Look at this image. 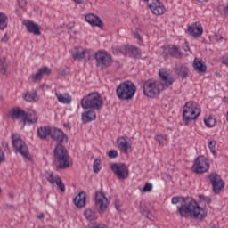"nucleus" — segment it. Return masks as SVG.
<instances>
[{
	"mask_svg": "<svg viewBox=\"0 0 228 228\" xmlns=\"http://www.w3.org/2000/svg\"><path fill=\"white\" fill-rule=\"evenodd\" d=\"M221 61L223 63V65H225L226 67H228V55H224L221 58Z\"/></svg>",
	"mask_w": 228,
	"mask_h": 228,
	"instance_id": "09e8293b",
	"label": "nucleus"
},
{
	"mask_svg": "<svg viewBox=\"0 0 228 228\" xmlns=\"http://www.w3.org/2000/svg\"><path fill=\"white\" fill-rule=\"evenodd\" d=\"M184 204L178 207V213L182 218H192L193 220H204L208 216V208L199 206L192 198H186Z\"/></svg>",
	"mask_w": 228,
	"mask_h": 228,
	"instance_id": "f257e3e1",
	"label": "nucleus"
},
{
	"mask_svg": "<svg viewBox=\"0 0 228 228\" xmlns=\"http://www.w3.org/2000/svg\"><path fill=\"white\" fill-rule=\"evenodd\" d=\"M114 54H129L130 56H140L142 54V51L138 49L136 46L133 45H123L114 48L113 50Z\"/></svg>",
	"mask_w": 228,
	"mask_h": 228,
	"instance_id": "ddd939ff",
	"label": "nucleus"
},
{
	"mask_svg": "<svg viewBox=\"0 0 228 228\" xmlns=\"http://www.w3.org/2000/svg\"><path fill=\"white\" fill-rule=\"evenodd\" d=\"M95 60L99 67H110L113 63L111 55L104 51H100L95 54Z\"/></svg>",
	"mask_w": 228,
	"mask_h": 228,
	"instance_id": "2eb2a0df",
	"label": "nucleus"
},
{
	"mask_svg": "<svg viewBox=\"0 0 228 228\" xmlns=\"http://www.w3.org/2000/svg\"><path fill=\"white\" fill-rule=\"evenodd\" d=\"M134 37L135 38H137V40H142V36H140V33H138L137 31L134 32Z\"/></svg>",
	"mask_w": 228,
	"mask_h": 228,
	"instance_id": "6e6d98bb",
	"label": "nucleus"
},
{
	"mask_svg": "<svg viewBox=\"0 0 228 228\" xmlns=\"http://www.w3.org/2000/svg\"><path fill=\"white\" fill-rule=\"evenodd\" d=\"M84 216H86V220H97V214L94 212L92 209H86L84 212Z\"/></svg>",
	"mask_w": 228,
	"mask_h": 228,
	"instance_id": "e433bc0d",
	"label": "nucleus"
},
{
	"mask_svg": "<svg viewBox=\"0 0 228 228\" xmlns=\"http://www.w3.org/2000/svg\"><path fill=\"white\" fill-rule=\"evenodd\" d=\"M54 158L55 161L59 163L58 168L61 170H65L70 167V158L69 157V152L67 149L61 144H57L54 149Z\"/></svg>",
	"mask_w": 228,
	"mask_h": 228,
	"instance_id": "423d86ee",
	"label": "nucleus"
},
{
	"mask_svg": "<svg viewBox=\"0 0 228 228\" xmlns=\"http://www.w3.org/2000/svg\"><path fill=\"white\" fill-rule=\"evenodd\" d=\"M46 179L49 182L50 184H56L58 187V190L64 193L65 191V183H63V181H61V177L60 175H55L53 172H48L46 174Z\"/></svg>",
	"mask_w": 228,
	"mask_h": 228,
	"instance_id": "f3484780",
	"label": "nucleus"
},
{
	"mask_svg": "<svg viewBox=\"0 0 228 228\" xmlns=\"http://www.w3.org/2000/svg\"><path fill=\"white\" fill-rule=\"evenodd\" d=\"M94 199L99 213H104V211L108 209V205L110 204V201L108 200V198H106V195H104V192L96 191Z\"/></svg>",
	"mask_w": 228,
	"mask_h": 228,
	"instance_id": "dca6fc26",
	"label": "nucleus"
},
{
	"mask_svg": "<svg viewBox=\"0 0 228 228\" xmlns=\"http://www.w3.org/2000/svg\"><path fill=\"white\" fill-rule=\"evenodd\" d=\"M8 16L4 12H0V29H4L8 27Z\"/></svg>",
	"mask_w": 228,
	"mask_h": 228,
	"instance_id": "c9c22d12",
	"label": "nucleus"
},
{
	"mask_svg": "<svg viewBox=\"0 0 228 228\" xmlns=\"http://www.w3.org/2000/svg\"><path fill=\"white\" fill-rule=\"evenodd\" d=\"M37 118V122H38V116H37V112L34 111V114L31 115V118Z\"/></svg>",
	"mask_w": 228,
	"mask_h": 228,
	"instance_id": "052dcab7",
	"label": "nucleus"
},
{
	"mask_svg": "<svg viewBox=\"0 0 228 228\" xmlns=\"http://www.w3.org/2000/svg\"><path fill=\"white\" fill-rule=\"evenodd\" d=\"M142 191L144 193H147L149 191H152V183H146L144 187L142 188Z\"/></svg>",
	"mask_w": 228,
	"mask_h": 228,
	"instance_id": "37998d69",
	"label": "nucleus"
},
{
	"mask_svg": "<svg viewBox=\"0 0 228 228\" xmlns=\"http://www.w3.org/2000/svg\"><path fill=\"white\" fill-rule=\"evenodd\" d=\"M215 147H216V141H209L208 149L210 150V151L214 156H216V151H215Z\"/></svg>",
	"mask_w": 228,
	"mask_h": 228,
	"instance_id": "a19ab883",
	"label": "nucleus"
},
{
	"mask_svg": "<svg viewBox=\"0 0 228 228\" xmlns=\"http://www.w3.org/2000/svg\"><path fill=\"white\" fill-rule=\"evenodd\" d=\"M0 101H3V96L0 95Z\"/></svg>",
	"mask_w": 228,
	"mask_h": 228,
	"instance_id": "e2e57ef3",
	"label": "nucleus"
},
{
	"mask_svg": "<svg viewBox=\"0 0 228 228\" xmlns=\"http://www.w3.org/2000/svg\"><path fill=\"white\" fill-rule=\"evenodd\" d=\"M86 54H90V51L83 48V47H74L71 50V56L74 60H77L81 61V60H85L86 58Z\"/></svg>",
	"mask_w": 228,
	"mask_h": 228,
	"instance_id": "6ab92c4d",
	"label": "nucleus"
},
{
	"mask_svg": "<svg viewBox=\"0 0 228 228\" xmlns=\"http://www.w3.org/2000/svg\"><path fill=\"white\" fill-rule=\"evenodd\" d=\"M117 145L120 152H123L124 154H129V151L132 149L131 143H129L127 139L124 136L118 137L117 139Z\"/></svg>",
	"mask_w": 228,
	"mask_h": 228,
	"instance_id": "aec40b11",
	"label": "nucleus"
},
{
	"mask_svg": "<svg viewBox=\"0 0 228 228\" xmlns=\"http://www.w3.org/2000/svg\"><path fill=\"white\" fill-rule=\"evenodd\" d=\"M191 170L195 174H204L205 172H208V170H209V162H208V159L204 156L196 158Z\"/></svg>",
	"mask_w": 228,
	"mask_h": 228,
	"instance_id": "f8f14e48",
	"label": "nucleus"
},
{
	"mask_svg": "<svg viewBox=\"0 0 228 228\" xmlns=\"http://www.w3.org/2000/svg\"><path fill=\"white\" fill-rule=\"evenodd\" d=\"M8 70V63H6V58L0 57V74L6 76Z\"/></svg>",
	"mask_w": 228,
	"mask_h": 228,
	"instance_id": "f704fd0d",
	"label": "nucleus"
},
{
	"mask_svg": "<svg viewBox=\"0 0 228 228\" xmlns=\"http://www.w3.org/2000/svg\"><path fill=\"white\" fill-rule=\"evenodd\" d=\"M89 228H109L108 225L102 223H94L89 225Z\"/></svg>",
	"mask_w": 228,
	"mask_h": 228,
	"instance_id": "79ce46f5",
	"label": "nucleus"
},
{
	"mask_svg": "<svg viewBox=\"0 0 228 228\" xmlns=\"http://www.w3.org/2000/svg\"><path fill=\"white\" fill-rule=\"evenodd\" d=\"M159 76L160 77V83L163 86V90L165 88H170L175 83V77L172 75V71L170 69L162 68L159 71Z\"/></svg>",
	"mask_w": 228,
	"mask_h": 228,
	"instance_id": "9d476101",
	"label": "nucleus"
},
{
	"mask_svg": "<svg viewBox=\"0 0 228 228\" xmlns=\"http://www.w3.org/2000/svg\"><path fill=\"white\" fill-rule=\"evenodd\" d=\"M74 3H76L77 4H82V3H85V0H73Z\"/></svg>",
	"mask_w": 228,
	"mask_h": 228,
	"instance_id": "bf43d9fd",
	"label": "nucleus"
},
{
	"mask_svg": "<svg viewBox=\"0 0 228 228\" xmlns=\"http://www.w3.org/2000/svg\"><path fill=\"white\" fill-rule=\"evenodd\" d=\"M23 99L27 102H37V101H38V96L37 95V91L26 93L23 96Z\"/></svg>",
	"mask_w": 228,
	"mask_h": 228,
	"instance_id": "473e14b6",
	"label": "nucleus"
},
{
	"mask_svg": "<svg viewBox=\"0 0 228 228\" xmlns=\"http://www.w3.org/2000/svg\"><path fill=\"white\" fill-rule=\"evenodd\" d=\"M188 32L193 38H200L202 37V33H204V28L202 25L199 23H193L192 25L189 26Z\"/></svg>",
	"mask_w": 228,
	"mask_h": 228,
	"instance_id": "412c9836",
	"label": "nucleus"
},
{
	"mask_svg": "<svg viewBox=\"0 0 228 228\" xmlns=\"http://www.w3.org/2000/svg\"><path fill=\"white\" fill-rule=\"evenodd\" d=\"M86 22H88V24H91V26H97L98 28H102V20L99 16L89 13L85 16Z\"/></svg>",
	"mask_w": 228,
	"mask_h": 228,
	"instance_id": "b1692460",
	"label": "nucleus"
},
{
	"mask_svg": "<svg viewBox=\"0 0 228 228\" xmlns=\"http://www.w3.org/2000/svg\"><path fill=\"white\" fill-rule=\"evenodd\" d=\"M112 172L117 175L118 179L124 181L129 177V167L125 163H114L110 166Z\"/></svg>",
	"mask_w": 228,
	"mask_h": 228,
	"instance_id": "9b49d317",
	"label": "nucleus"
},
{
	"mask_svg": "<svg viewBox=\"0 0 228 228\" xmlns=\"http://www.w3.org/2000/svg\"><path fill=\"white\" fill-rule=\"evenodd\" d=\"M114 54H129L130 56H140L142 54V51L138 49L136 46L133 45H123L114 48L113 50Z\"/></svg>",
	"mask_w": 228,
	"mask_h": 228,
	"instance_id": "4468645a",
	"label": "nucleus"
},
{
	"mask_svg": "<svg viewBox=\"0 0 228 228\" xmlns=\"http://www.w3.org/2000/svg\"><path fill=\"white\" fill-rule=\"evenodd\" d=\"M3 148L4 149V151H6V152L10 153V147L8 146V142H3Z\"/></svg>",
	"mask_w": 228,
	"mask_h": 228,
	"instance_id": "3c124183",
	"label": "nucleus"
},
{
	"mask_svg": "<svg viewBox=\"0 0 228 228\" xmlns=\"http://www.w3.org/2000/svg\"><path fill=\"white\" fill-rule=\"evenodd\" d=\"M94 172L99 174L101 172V159H95L94 161Z\"/></svg>",
	"mask_w": 228,
	"mask_h": 228,
	"instance_id": "ea45409f",
	"label": "nucleus"
},
{
	"mask_svg": "<svg viewBox=\"0 0 228 228\" xmlns=\"http://www.w3.org/2000/svg\"><path fill=\"white\" fill-rule=\"evenodd\" d=\"M31 115H35V110H28V113H26V111L20 108H13L9 111V117H11L12 120L21 118L24 126H26V124H37L36 116L31 118Z\"/></svg>",
	"mask_w": 228,
	"mask_h": 228,
	"instance_id": "39448f33",
	"label": "nucleus"
},
{
	"mask_svg": "<svg viewBox=\"0 0 228 228\" xmlns=\"http://www.w3.org/2000/svg\"><path fill=\"white\" fill-rule=\"evenodd\" d=\"M23 24L27 28V31H28V33H32L33 35L37 36L42 35V31H40V27L34 21L27 20L23 22Z\"/></svg>",
	"mask_w": 228,
	"mask_h": 228,
	"instance_id": "5701e85b",
	"label": "nucleus"
},
{
	"mask_svg": "<svg viewBox=\"0 0 228 228\" xmlns=\"http://www.w3.org/2000/svg\"><path fill=\"white\" fill-rule=\"evenodd\" d=\"M163 90V85L159 80L150 79L143 84V94L146 97H158Z\"/></svg>",
	"mask_w": 228,
	"mask_h": 228,
	"instance_id": "0eeeda50",
	"label": "nucleus"
},
{
	"mask_svg": "<svg viewBox=\"0 0 228 228\" xmlns=\"http://www.w3.org/2000/svg\"><path fill=\"white\" fill-rule=\"evenodd\" d=\"M172 204H179V197H173Z\"/></svg>",
	"mask_w": 228,
	"mask_h": 228,
	"instance_id": "5fc2aeb1",
	"label": "nucleus"
},
{
	"mask_svg": "<svg viewBox=\"0 0 228 228\" xmlns=\"http://www.w3.org/2000/svg\"><path fill=\"white\" fill-rule=\"evenodd\" d=\"M1 191H1V188H0V193H1Z\"/></svg>",
	"mask_w": 228,
	"mask_h": 228,
	"instance_id": "69168bd1",
	"label": "nucleus"
},
{
	"mask_svg": "<svg viewBox=\"0 0 228 228\" xmlns=\"http://www.w3.org/2000/svg\"><path fill=\"white\" fill-rule=\"evenodd\" d=\"M55 95L61 104H70V102H72V96L69 94H61L60 93H56Z\"/></svg>",
	"mask_w": 228,
	"mask_h": 228,
	"instance_id": "7c9ffc66",
	"label": "nucleus"
},
{
	"mask_svg": "<svg viewBox=\"0 0 228 228\" xmlns=\"http://www.w3.org/2000/svg\"><path fill=\"white\" fill-rule=\"evenodd\" d=\"M188 66L184 64H176L175 67V73L180 77H188Z\"/></svg>",
	"mask_w": 228,
	"mask_h": 228,
	"instance_id": "a878e982",
	"label": "nucleus"
},
{
	"mask_svg": "<svg viewBox=\"0 0 228 228\" xmlns=\"http://www.w3.org/2000/svg\"><path fill=\"white\" fill-rule=\"evenodd\" d=\"M81 106L84 110H101L104 106V101L98 93H91L81 101Z\"/></svg>",
	"mask_w": 228,
	"mask_h": 228,
	"instance_id": "7ed1b4c3",
	"label": "nucleus"
},
{
	"mask_svg": "<svg viewBox=\"0 0 228 228\" xmlns=\"http://www.w3.org/2000/svg\"><path fill=\"white\" fill-rule=\"evenodd\" d=\"M215 38L216 42H221V40H224V37H222V34H220L219 32L215 33Z\"/></svg>",
	"mask_w": 228,
	"mask_h": 228,
	"instance_id": "de8ad7c7",
	"label": "nucleus"
},
{
	"mask_svg": "<svg viewBox=\"0 0 228 228\" xmlns=\"http://www.w3.org/2000/svg\"><path fill=\"white\" fill-rule=\"evenodd\" d=\"M109 158L115 159L118 156V151L117 150H110L108 153Z\"/></svg>",
	"mask_w": 228,
	"mask_h": 228,
	"instance_id": "c03bdc74",
	"label": "nucleus"
},
{
	"mask_svg": "<svg viewBox=\"0 0 228 228\" xmlns=\"http://www.w3.org/2000/svg\"><path fill=\"white\" fill-rule=\"evenodd\" d=\"M116 94L121 101H131L136 94V86L131 81L123 82L117 87Z\"/></svg>",
	"mask_w": 228,
	"mask_h": 228,
	"instance_id": "20e7f679",
	"label": "nucleus"
},
{
	"mask_svg": "<svg viewBox=\"0 0 228 228\" xmlns=\"http://www.w3.org/2000/svg\"><path fill=\"white\" fill-rule=\"evenodd\" d=\"M3 161H4V152H3L0 148V164L3 163Z\"/></svg>",
	"mask_w": 228,
	"mask_h": 228,
	"instance_id": "864d4df0",
	"label": "nucleus"
},
{
	"mask_svg": "<svg viewBox=\"0 0 228 228\" xmlns=\"http://www.w3.org/2000/svg\"><path fill=\"white\" fill-rule=\"evenodd\" d=\"M204 122L207 127H215L216 119H215L213 117H209L208 118L205 119Z\"/></svg>",
	"mask_w": 228,
	"mask_h": 228,
	"instance_id": "58836bf2",
	"label": "nucleus"
},
{
	"mask_svg": "<svg viewBox=\"0 0 228 228\" xmlns=\"http://www.w3.org/2000/svg\"><path fill=\"white\" fill-rule=\"evenodd\" d=\"M115 208L117 209V211H118V209H120V200H115Z\"/></svg>",
	"mask_w": 228,
	"mask_h": 228,
	"instance_id": "603ef678",
	"label": "nucleus"
},
{
	"mask_svg": "<svg viewBox=\"0 0 228 228\" xmlns=\"http://www.w3.org/2000/svg\"><path fill=\"white\" fill-rule=\"evenodd\" d=\"M200 199L201 200H204V202H207V204H211V198L210 197H206V196H200Z\"/></svg>",
	"mask_w": 228,
	"mask_h": 228,
	"instance_id": "49530a36",
	"label": "nucleus"
},
{
	"mask_svg": "<svg viewBox=\"0 0 228 228\" xmlns=\"http://www.w3.org/2000/svg\"><path fill=\"white\" fill-rule=\"evenodd\" d=\"M193 68L195 70H197V72H206V70H208V67L204 61H202V60H199L198 58L194 59Z\"/></svg>",
	"mask_w": 228,
	"mask_h": 228,
	"instance_id": "c756f323",
	"label": "nucleus"
},
{
	"mask_svg": "<svg viewBox=\"0 0 228 228\" xmlns=\"http://www.w3.org/2000/svg\"><path fill=\"white\" fill-rule=\"evenodd\" d=\"M166 51H167V53H169L170 56L173 58H179V56L182 55V53L179 52V48H177L175 45L168 46L166 48Z\"/></svg>",
	"mask_w": 228,
	"mask_h": 228,
	"instance_id": "72a5a7b5",
	"label": "nucleus"
},
{
	"mask_svg": "<svg viewBox=\"0 0 228 228\" xmlns=\"http://www.w3.org/2000/svg\"><path fill=\"white\" fill-rule=\"evenodd\" d=\"M49 76L51 74V69L47 67L41 68L35 75L31 76V80L33 83H38L42 80L44 75Z\"/></svg>",
	"mask_w": 228,
	"mask_h": 228,
	"instance_id": "393cba45",
	"label": "nucleus"
},
{
	"mask_svg": "<svg viewBox=\"0 0 228 228\" xmlns=\"http://www.w3.org/2000/svg\"><path fill=\"white\" fill-rule=\"evenodd\" d=\"M8 40H10L8 34H4V37L1 38L0 42L2 44H8Z\"/></svg>",
	"mask_w": 228,
	"mask_h": 228,
	"instance_id": "a18cd8bd",
	"label": "nucleus"
},
{
	"mask_svg": "<svg viewBox=\"0 0 228 228\" xmlns=\"http://www.w3.org/2000/svg\"><path fill=\"white\" fill-rule=\"evenodd\" d=\"M196 1H199V3H206V2H208V0H196Z\"/></svg>",
	"mask_w": 228,
	"mask_h": 228,
	"instance_id": "680f3d73",
	"label": "nucleus"
},
{
	"mask_svg": "<svg viewBox=\"0 0 228 228\" xmlns=\"http://www.w3.org/2000/svg\"><path fill=\"white\" fill-rule=\"evenodd\" d=\"M148 7L154 15H163L166 11L165 5L161 4L159 0H151Z\"/></svg>",
	"mask_w": 228,
	"mask_h": 228,
	"instance_id": "a211bd4d",
	"label": "nucleus"
},
{
	"mask_svg": "<svg viewBox=\"0 0 228 228\" xmlns=\"http://www.w3.org/2000/svg\"><path fill=\"white\" fill-rule=\"evenodd\" d=\"M50 135L53 138V140H55V142H58L59 143L67 142V135L61 129L51 128Z\"/></svg>",
	"mask_w": 228,
	"mask_h": 228,
	"instance_id": "4be33fe9",
	"label": "nucleus"
},
{
	"mask_svg": "<svg viewBox=\"0 0 228 228\" xmlns=\"http://www.w3.org/2000/svg\"><path fill=\"white\" fill-rule=\"evenodd\" d=\"M226 10L228 11V6L226 7Z\"/></svg>",
	"mask_w": 228,
	"mask_h": 228,
	"instance_id": "0e129e2a",
	"label": "nucleus"
},
{
	"mask_svg": "<svg viewBox=\"0 0 228 228\" xmlns=\"http://www.w3.org/2000/svg\"><path fill=\"white\" fill-rule=\"evenodd\" d=\"M45 215L44 213H41L40 215H38L37 216V218H38V220H42V218H45Z\"/></svg>",
	"mask_w": 228,
	"mask_h": 228,
	"instance_id": "13d9d810",
	"label": "nucleus"
},
{
	"mask_svg": "<svg viewBox=\"0 0 228 228\" xmlns=\"http://www.w3.org/2000/svg\"><path fill=\"white\" fill-rule=\"evenodd\" d=\"M12 140L14 149H16V151L20 152V154L23 156V158H25V159H28V161L31 160V155L29 154L28 145L22 140V138H20V135L17 134H12Z\"/></svg>",
	"mask_w": 228,
	"mask_h": 228,
	"instance_id": "6e6552de",
	"label": "nucleus"
},
{
	"mask_svg": "<svg viewBox=\"0 0 228 228\" xmlns=\"http://www.w3.org/2000/svg\"><path fill=\"white\" fill-rule=\"evenodd\" d=\"M139 211L144 216H146V218H148V220H153L154 219V216L151 215V211L149 210V208H147V205H145V203H143V201L140 202Z\"/></svg>",
	"mask_w": 228,
	"mask_h": 228,
	"instance_id": "cd10ccee",
	"label": "nucleus"
},
{
	"mask_svg": "<svg viewBox=\"0 0 228 228\" xmlns=\"http://www.w3.org/2000/svg\"><path fill=\"white\" fill-rule=\"evenodd\" d=\"M200 105L195 102H188L183 106V120L185 126H189L191 120H197L200 115Z\"/></svg>",
	"mask_w": 228,
	"mask_h": 228,
	"instance_id": "f03ea898",
	"label": "nucleus"
},
{
	"mask_svg": "<svg viewBox=\"0 0 228 228\" xmlns=\"http://www.w3.org/2000/svg\"><path fill=\"white\" fill-rule=\"evenodd\" d=\"M183 50H184L185 52L190 51V46L188 45V43H185V44H184Z\"/></svg>",
	"mask_w": 228,
	"mask_h": 228,
	"instance_id": "4d7b16f0",
	"label": "nucleus"
},
{
	"mask_svg": "<svg viewBox=\"0 0 228 228\" xmlns=\"http://www.w3.org/2000/svg\"><path fill=\"white\" fill-rule=\"evenodd\" d=\"M97 118V114L95 111L89 110L82 114V121L84 124H88V122H92V120H95Z\"/></svg>",
	"mask_w": 228,
	"mask_h": 228,
	"instance_id": "c85d7f7f",
	"label": "nucleus"
},
{
	"mask_svg": "<svg viewBox=\"0 0 228 228\" xmlns=\"http://www.w3.org/2000/svg\"><path fill=\"white\" fill-rule=\"evenodd\" d=\"M18 4H19L20 8H24V6H26V4H27V1L26 0H20L18 2Z\"/></svg>",
	"mask_w": 228,
	"mask_h": 228,
	"instance_id": "8fccbe9b",
	"label": "nucleus"
},
{
	"mask_svg": "<svg viewBox=\"0 0 228 228\" xmlns=\"http://www.w3.org/2000/svg\"><path fill=\"white\" fill-rule=\"evenodd\" d=\"M49 134H51V127L49 126H41L37 130V135L41 138V140H45Z\"/></svg>",
	"mask_w": 228,
	"mask_h": 228,
	"instance_id": "2f4dec72",
	"label": "nucleus"
},
{
	"mask_svg": "<svg viewBox=\"0 0 228 228\" xmlns=\"http://www.w3.org/2000/svg\"><path fill=\"white\" fill-rule=\"evenodd\" d=\"M208 179L212 185L215 195H220L224 191V188H225V182L223 181L220 175L213 172L208 175Z\"/></svg>",
	"mask_w": 228,
	"mask_h": 228,
	"instance_id": "1a4fd4ad",
	"label": "nucleus"
},
{
	"mask_svg": "<svg viewBox=\"0 0 228 228\" xmlns=\"http://www.w3.org/2000/svg\"><path fill=\"white\" fill-rule=\"evenodd\" d=\"M77 208H85L86 206V194L85 192L78 193L74 199Z\"/></svg>",
	"mask_w": 228,
	"mask_h": 228,
	"instance_id": "bb28decb",
	"label": "nucleus"
},
{
	"mask_svg": "<svg viewBox=\"0 0 228 228\" xmlns=\"http://www.w3.org/2000/svg\"><path fill=\"white\" fill-rule=\"evenodd\" d=\"M167 138H168V135L167 134H158L155 136L156 142L160 145H163L165 142H167Z\"/></svg>",
	"mask_w": 228,
	"mask_h": 228,
	"instance_id": "4c0bfd02",
	"label": "nucleus"
}]
</instances>
